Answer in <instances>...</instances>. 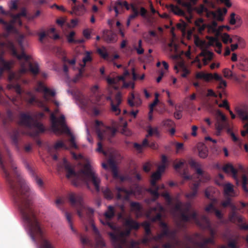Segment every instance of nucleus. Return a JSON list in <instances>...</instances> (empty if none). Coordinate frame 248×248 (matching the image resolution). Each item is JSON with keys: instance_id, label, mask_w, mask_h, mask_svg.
I'll return each mask as SVG.
<instances>
[{"instance_id": "obj_1", "label": "nucleus", "mask_w": 248, "mask_h": 248, "mask_svg": "<svg viewBox=\"0 0 248 248\" xmlns=\"http://www.w3.org/2000/svg\"><path fill=\"white\" fill-rule=\"evenodd\" d=\"M63 166L66 172V176L72 180V184L76 186H79L84 183L89 187V184L91 182L96 191H100L101 180L96 173L92 169L89 164L85 165L84 169L76 172L65 159H63Z\"/></svg>"}, {"instance_id": "obj_2", "label": "nucleus", "mask_w": 248, "mask_h": 248, "mask_svg": "<svg viewBox=\"0 0 248 248\" xmlns=\"http://www.w3.org/2000/svg\"><path fill=\"white\" fill-rule=\"evenodd\" d=\"M25 37V35L22 34H17L16 37L21 51L20 54L18 53L17 49L12 41H8L6 44V47L12 55L16 57L20 61L21 68L20 72L21 74L26 73L29 70L33 74L36 75L39 72V66L37 63H31L30 62V56L26 55L24 52V42Z\"/></svg>"}, {"instance_id": "obj_3", "label": "nucleus", "mask_w": 248, "mask_h": 248, "mask_svg": "<svg viewBox=\"0 0 248 248\" xmlns=\"http://www.w3.org/2000/svg\"><path fill=\"white\" fill-rule=\"evenodd\" d=\"M124 226L126 230L120 231L118 234L112 232L108 233L112 244L115 248H128L125 237L130 235L132 230H138L140 225L138 222L129 217L124 219Z\"/></svg>"}, {"instance_id": "obj_4", "label": "nucleus", "mask_w": 248, "mask_h": 248, "mask_svg": "<svg viewBox=\"0 0 248 248\" xmlns=\"http://www.w3.org/2000/svg\"><path fill=\"white\" fill-rule=\"evenodd\" d=\"M20 123L29 128L28 134L31 137H35L40 133L45 132L46 129L43 124L35 120L31 115L26 113H22L20 115Z\"/></svg>"}, {"instance_id": "obj_5", "label": "nucleus", "mask_w": 248, "mask_h": 248, "mask_svg": "<svg viewBox=\"0 0 248 248\" xmlns=\"http://www.w3.org/2000/svg\"><path fill=\"white\" fill-rule=\"evenodd\" d=\"M16 22H13V18L9 23L4 21L2 18H0V23L2 24L7 33L5 35V37H8L10 33L15 32L16 29L14 26V24ZM5 44L0 42V78L2 76L4 70L9 71L11 68V63L6 62L3 58L2 55L4 52V47Z\"/></svg>"}, {"instance_id": "obj_6", "label": "nucleus", "mask_w": 248, "mask_h": 248, "mask_svg": "<svg viewBox=\"0 0 248 248\" xmlns=\"http://www.w3.org/2000/svg\"><path fill=\"white\" fill-rule=\"evenodd\" d=\"M68 199L71 205L77 208V212L80 218L84 217L86 215L90 217L93 213V210L84 205L81 196L75 193H71L68 196Z\"/></svg>"}, {"instance_id": "obj_7", "label": "nucleus", "mask_w": 248, "mask_h": 248, "mask_svg": "<svg viewBox=\"0 0 248 248\" xmlns=\"http://www.w3.org/2000/svg\"><path fill=\"white\" fill-rule=\"evenodd\" d=\"M95 124L96 127V134L99 140H102L107 139L110 140L111 138L114 136L117 130L113 127H105L102 125L101 122L96 121Z\"/></svg>"}, {"instance_id": "obj_8", "label": "nucleus", "mask_w": 248, "mask_h": 248, "mask_svg": "<svg viewBox=\"0 0 248 248\" xmlns=\"http://www.w3.org/2000/svg\"><path fill=\"white\" fill-rule=\"evenodd\" d=\"M50 120L52 124L51 127L53 132L55 133L62 132L58 124V123H59L62 129V132L70 133L69 129L65 124V117L63 115H62L59 119L57 120L55 115L53 113H51L50 115Z\"/></svg>"}, {"instance_id": "obj_9", "label": "nucleus", "mask_w": 248, "mask_h": 248, "mask_svg": "<svg viewBox=\"0 0 248 248\" xmlns=\"http://www.w3.org/2000/svg\"><path fill=\"white\" fill-rule=\"evenodd\" d=\"M161 174L159 172H155L151 176L150 184L151 187L147 189V191L149 192L153 196L152 201H155L159 197L158 190L159 187L156 185V181L159 180L161 178Z\"/></svg>"}, {"instance_id": "obj_10", "label": "nucleus", "mask_w": 248, "mask_h": 248, "mask_svg": "<svg viewBox=\"0 0 248 248\" xmlns=\"http://www.w3.org/2000/svg\"><path fill=\"white\" fill-rule=\"evenodd\" d=\"M108 83L109 85L113 86L115 89L119 88V82L120 81L123 82V87L124 88H127L131 87L132 89H134L135 84L133 82H125L124 81V78L123 76H117L114 78L110 77H107L106 78Z\"/></svg>"}, {"instance_id": "obj_11", "label": "nucleus", "mask_w": 248, "mask_h": 248, "mask_svg": "<svg viewBox=\"0 0 248 248\" xmlns=\"http://www.w3.org/2000/svg\"><path fill=\"white\" fill-rule=\"evenodd\" d=\"M115 214L114 208L112 206L109 205L108 207L107 210L104 213L105 220H101L103 224L108 226L111 229L114 231L116 230V227L110 220L114 217Z\"/></svg>"}, {"instance_id": "obj_12", "label": "nucleus", "mask_w": 248, "mask_h": 248, "mask_svg": "<svg viewBox=\"0 0 248 248\" xmlns=\"http://www.w3.org/2000/svg\"><path fill=\"white\" fill-rule=\"evenodd\" d=\"M115 190L117 199L124 201H128L130 196L134 194L132 190H127L124 187L116 186Z\"/></svg>"}, {"instance_id": "obj_13", "label": "nucleus", "mask_w": 248, "mask_h": 248, "mask_svg": "<svg viewBox=\"0 0 248 248\" xmlns=\"http://www.w3.org/2000/svg\"><path fill=\"white\" fill-rule=\"evenodd\" d=\"M141 225L145 230V234L142 239L141 242L143 244L147 245L151 242V237L153 236L151 230V224L148 221H144L141 224Z\"/></svg>"}, {"instance_id": "obj_14", "label": "nucleus", "mask_w": 248, "mask_h": 248, "mask_svg": "<svg viewBox=\"0 0 248 248\" xmlns=\"http://www.w3.org/2000/svg\"><path fill=\"white\" fill-rule=\"evenodd\" d=\"M122 102V96L120 93H118L115 96L113 100L111 101V110L115 112L116 115H118L121 112V110L119 108V106Z\"/></svg>"}, {"instance_id": "obj_15", "label": "nucleus", "mask_w": 248, "mask_h": 248, "mask_svg": "<svg viewBox=\"0 0 248 248\" xmlns=\"http://www.w3.org/2000/svg\"><path fill=\"white\" fill-rule=\"evenodd\" d=\"M180 217L182 220L184 222H188L191 219H192L196 224L198 222L200 218L198 217L197 213L193 211L190 215L185 213V212H182L180 214Z\"/></svg>"}, {"instance_id": "obj_16", "label": "nucleus", "mask_w": 248, "mask_h": 248, "mask_svg": "<svg viewBox=\"0 0 248 248\" xmlns=\"http://www.w3.org/2000/svg\"><path fill=\"white\" fill-rule=\"evenodd\" d=\"M178 3L185 7L189 14H191L193 10V5L195 4L198 0H177Z\"/></svg>"}, {"instance_id": "obj_17", "label": "nucleus", "mask_w": 248, "mask_h": 248, "mask_svg": "<svg viewBox=\"0 0 248 248\" xmlns=\"http://www.w3.org/2000/svg\"><path fill=\"white\" fill-rule=\"evenodd\" d=\"M25 166L26 169L28 170L30 174L34 177L36 183L40 187H43L44 183L42 180L39 178L35 174L33 169L30 165L27 162H25Z\"/></svg>"}, {"instance_id": "obj_18", "label": "nucleus", "mask_w": 248, "mask_h": 248, "mask_svg": "<svg viewBox=\"0 0 248 248\" xmlns=\"http://www.w3.org/2000/svg\"><path fill=\"white\" fill-rule=\"evenodd\" d=\"M223 170L225 173H231L233 179H235L237 182H238V170L235 169L232 164L228 163L225 165L223 167Z\"/></svg>"}, {"instance_id": "obj_19", "label": "nucleus", "mask_w": 248, "mask_h": 248, "mask_svg": "<svg viewBox=\"0 0 248 248\" xmlns=\"http://www.w3.org/2000/svg\"><path fill=\"white\" fill-rule=\"evenodd\" d=\"M201 182V180H199L193 184L192 186L190 187L191 191L185 194V197L186 198L191 199L194 198L197 196Z\"/></svg>"}, {"instance_id": "obj_20", "label": "nucleus", "mask_w": 248, "mask_h": 248, "mask_svg": "<svg viewBox=\"0 0 248 248\" xmlns=\"http://www.w3.org/2000/svg\"><path fill=\"white\" fill-rule=\"evenodd\" d=\"M196 224L201 228L203 229L210 228V226H211L209 219L205 215L201 216Z\"/></svg>"}, {"instance_id": "obj_21", "label": "nucleus", "mask_w": 248, "mask_h": 248, "mask_svg": "<svg viewBox=\"0 0 248 248\" xmlns=\"http://www.w3.org/2000/svg\"><path fill=\"white\" fill-rule=\"evenodd\" d=\"M202 242H198L195 243V246L199 248H209L207 245L209 244H213L214 243V240L213 237H209L207 238H201Z\"/></svg>"}, {"instance_id": "obj_22", "label": "nucleus", "mask_w": 248, "mask_h": 248, "mask_svg": "<svg viewBox=\"0 0 248 248\" xmlns=\"http://www.w3.org/2000/svg\"><path fill=\"white\" fill-rule=\"evenodd\" d=\"M151 210L155 212L159 211L155 216L152 217L151 220L154 222L161 221L162 218L161 212L163 211V207L160 205H157L156 207H153Z\"/></svg>"}, {"instance_id": "obj_23", "label": "nucleus", "mask_w": 248, "mask_h": 248, "mask_svg": "<svg viewBox=\"0 0 248 248\" xmlns=\"http://www.w3.org/2000/svg\"><path fill=\"white\" fill-rule=\"evenodd\" d=\"M128 103L130 107L139 106L141 103V99L139 96H135L134 94L131 93V96L128 99Z\"/></svg>"}, {"instance_id": "obj_24", "label": "nucleus", "mask_w": 248, "mask_h": 248, "mask_svg": "<svg viewBox=\"0 0 248 248\" xmlns=\"http://www.w3.org/2000/svg\"><path fill=\"white\" fill-rule=\"evenodd\" d=\"M237 66L239 69L242 71H247L248 70V60L247 58L244 56L241 57Z\"/></svg>"}, {"instance_id": "obj_25", "label": "nucleus", "mask_w": 248, "mask_h": 248, "mask_svg": "<svg viewBox=\"0 0 248 248\" xmlns=\"http://www.w3.org/2000/svg\"><path fill=\"white\" fill-rule=\"evenodd\" d=\"M199 151V155L201 158H205L208 155V149L204 144L200 143L197 146Z\"/></svg>"}, {"instance_id": "obj_26", "label": "nucleus", "mask_w": 248, "mask_h": 248, "mask_svg": "<svg viewBox=\"0 0 248 248\" xmlns=\"http://www.w3.org/2000/svg\"><path fill=\"white\" fill-rule=\"evenodd\" d=\"M125 7L127 10H129V5L126 1H122L118 0L117 2V5L114 7V11L116 13V16H117L120 13V9L123 7Z\"/></svg>"}, {"instance_id": "obj_27", "label": "nucleus", "mask_w": 248, "mask_h": 248, "mask_svg": "<svg viewBox=\"0 0 248 248\" xmlns=\"http://www.w3.org/2000/svg\"><path fill=\"white\" fill-rule=\"evenodd\" d=\"M26 11L25 9H23L19 13H18L16 15H14L13 14H11V17L13 18V22H17V23L20 25H22V22L20 19V18L21 16H26Z\"/></svg>"}, {"instance_id": "obj_28", "label": "nucleus", "mask_w": 248, "mask_h": 248, "mask_svg": "<svg viewBox=\"0 0 248 248\" xmlns=\"http://www.w3.org/2000/svg\"><path fill=\"white\" fill-rule=\"evenodd\" d=\"M178 67H179V70H181L183 72L181 75L182 77L183 78H186L190 73L189 71L186 68L184 62H179L178 65L175 66L174 68L175 69L177 70Z\"/></svg>"}, {"instance_id": "obj_29", "label": "nucleus", "mask_w": 248, "mask_h": 248, "mask_svg": "<svg viewBox=\"0 0 248 248\" xmlns=\"http://www.w3.org/2000/svg\"><path fill=\"white\" fill-rule=\"evenodd\" d=\"M196 78L197 79H202L206 81H209L213 79V74L200 72L196 74Z\"/></svg>"}, {"instance_id": "obj_30", "label": "nucleus", "mask_w": 248, "mask_h": 248, "mask_svg": "<svg viewBox=\"0 0 248 248\" xmlns=\"http://www.w3.org/2000/svg\"><path fill=\"white\" fill-rule=\"evenodd\" d=\"M224 195L226 196H235L233 186L232 184L228 183L224 187Z\"/></svg>"}, {"instance_id": "obj_31", "label": "nucleus", "mask_w": 248, "mask_h": 248, "mask_svg": "<svg viewBox=\"0 0 248 248\" xmlns=\"http://www.w3.org/2000/svg\"><path fill=\"white\" fill-rule=\"evenodd\" d=\"M77 99L82 107L85 108L88 107L90 100L87 96L81 94L78 97Z\"/></svg>"}, {"instance_id": "obj_32", "label": "nucleus", "mask_w": 248, "mask_h": 248, "mask_svg": "<svg viewBox=\"0 0 248 248\" xmlns=\"http://www.w3.org/2000/svg\"><path fill=\"white\" fill-rule=\"evenodd\" d=\"M169 9L176 15L179 16H184L185 15V12L177 6L171 4L169 7Z\"/></svg>"}, {"instance_id": "obj_33", "label": "nucleus", "mask_w": 248, "mask_h": 248, "mask_svg": "<svg viewBox=\"0 0 248 248\" xmlns=\"http://www.w3.org/2000/svg\"><path fill=\"white\" fill-rule=\"evenodd\" d=\"M11 139L13 143L16 146H18V137L19 136V132L16 129H14L10 133Z\"/></svg>"}, {"instance_id": "obj_34", "label": "nucleus", "mask_w": 248, "mask_h": 248, "mask_svg": "<svg viewBox=\"0 0 248 248\" xmlns=\"http://www.w3.org/2000/svg\"><path fill=\"white\" fill-rule=\"evenodd\" d=\"M228 126V123H223L221 121H217L215 124L217 130V135H220L221 131L226 127Z\"/></svg>"}, {"instance_id": "obj_35", "label": "nucleus", "mask_w": 248, "mask_h": 248, "mask_svg": "<svg viewBox=\"0 0 248 248\" xmlns=\"http://www.w3.org/2000/svg\"><path fill=\"white\" fill-rule=\"evenodd\" d=\"M84 6L83 5H76L72 6V11L70 12L71 14H75L76 15H80L82 14L84 11Z\"/></svg>"}, {"instance_id": "obj_36", "label": "nucleus", "mask_w": 248, "mask_h": 248, "mask_svg": "<svg viewBox=\"0 0 248 248\" xmlns=\"http://www.w3.org/2000/svg\"><path fill=\"white\" fill-rule=\"evenodd\" d=\"M29 95L30 97L28 100V102L29 104H33L35 103L38 106H42L43 105V103L42 101L37 99L35 96L32 94L31 93H29Z\"/></svg>"}, {"instance_id": "obj_37", "label": "nucleus", "mask_w": 248, "mask_h": 248, "mask_svg": "<svg viewBox=\"0 0 248 248\" xmlns=\"http://www.w3.org/2000/svg\"><path fill=\"white\" fill-rule=\"evenodd\" d=\"M195 24L198 28L200 32L203 31L206 27V25L203 23V20L202 18L196 20Z\"/></svg>"}, {"instance_id": "obj_38", "label": "nucleus", "mask_w": 248, "mask_h": 248, "mask_svg": "<svg viewBox=\"0 0 248 248\" xmlns=\"http://www.w3.org/2000/svg\"><path fill=\"white\" fill-rule=\"evenodd\" d=\"M96 246L98 248H103L105 247V243L101 235L95 236Z\"/></svg>"}, {"instance_id": "obj_39", "label": "nucleus", "mask_w": 248, "mask_h": 248, "mask_svg": "<svg viewBox=\"0 0 248 248\" xmlns=\"http://www.w3.org/2000/svg\"><path fill=\"white\" fill-rule=\"evenodd\" d=\"M65 217H66V219H67V221L68 222L69 225V226L70 227V229H71V231L74 233L77 234V232L76 230L74 228V227L73 226L72 219H71V216L70 214H69V213L66 212L65 213Z\"/></svg>"}, {"instance_id": "obj_40", "label": "nucleus", "mask_w": 248, "mask_h": 248, "mask_svg": "<svg viewBox=\"0 0 248 248\" xmlns=\"http://www.w3.org/2000/svg\"><path fill=\"white\" fill-rule=\"evenodd\" d=\"M40 89L44 92L45 94H48L51 96H54L55 95L54 91L52 90L45 86L40 84L39 86Z\"/></svg>"}, {"instance_id": "obj_41", "label": "nucleus", "mask_w": 248, "mask_h": 248, "mask_svg": "<svg viewBox=\"0 0 248 248\" xmlns=\"http://www.w3.org/2000/svg\"><path fill=\"white\" fill-rule=\"evenodd\" d=\"M132 14L129 16L130 19H134L139 15L138 8L134 5L131 6Z\"/></svg>"}, {"instance_id": "obj_42", "label": "nucleus", "mask_w": 248, "mask_h": 248, "mask_svg": "<svg viewBox=\"0 0 248 248\" xmlns=\"http://www.w3.org/2000/svg\"><path fill=\"white\" fill-rule=\"evenodd\" d=\"M92 60V58L90 55L89 52H86V54L83 58L82 61L83 63L81 64V68L84 69L86 63L89 62H91Z\"/></svg>"}, {"instance_id": "obj_43", "label": "nucleus", "mask_w": 248, "mask_h": 248, "mask_svg": "<svg viewBox=\"0 0 248 248\" xmlns=\"http://www.w3.org/2000/svg\"><path fill=\"white\" fill-rule=\"evenodd\" d=\"M84 71V69L82 68H79L78 73L76 75V76L73 78V82L74 83L78 82L80 80V79H81L82 78Z\"/></svg>"}, {"instance_id": "obj_44", "label": "nucleus", "mask_w": 248, "mask_h": 248, "mask_svg": "<svg viewBox=\"0 0 248 248\" xmlns=\"http://www.w3.org/2000/svg\"><path fill=\"white\" fill-rule=\"evenodd\" d=\"M233 39H234V42H236L239 47L241 48L245 47V43L243 38L238 36H235L233 37Z\"/></svg>"}, {"instance_id": "obj_45", "label": "nucleus", "mask_w": 248, "mask_h": 248, "mask_svg": "<svg viewBox=\"0 0 248 248\" xmlns=\"http://www.w3.org/2000/svg\"><path fill=\"white\" fill-rule=\"evenodd\" d=\"M104 38L107 42H111L113 40V33L108 31H104Z\"/></svg>"}, {"instance_id": "obj_46", "label": "nucleus", "mask_w": 248, "mask_h": 248, "mask_svg": "<svg viewBox=\"0 0 248 248\" xmlns=\"http://www.w3.org/2000/svg\"><path fill=\"white\" fill-rule=\"evenodd\" d=\"M103 195L104 197L108 200H111L113 198V194L111 190L106 188L103 191Z\"/></svg>"}, {"instance_id": "obj_47", "label": "nucleus", "mask_w": 248, "mask_h": 248, "mask_svg": "<svg viewBox=\"0 0 248 248\" xmlns=\"http://www.w3.org/2000/svg\"><path fill=\"white\" fill-rule=\"evenodd\" d=\"M248 184V178L247 177L244 175L242 177V187L243 190L246 193H248V188L247 187V185Z\"/></svg>"}, {"instance_id": "obj_48", "label": "nucleus", "mask_w": 248, "mask_h": 248, "mask_svg": "<svg viewBox=\"0 0 248 248\" xmlns=\"http://www.w3.org/2000/svg\"><path fill=\"white\" fill-rule=\"evenodd\" d=\"M161 196L166 200L169 205L172 204V199L171 198L170 194L167 192H163Z\"/></svg>"}, {"instance_id": "obj_49", "label": "nucleus", "mask_w": 248, "mask_h": 248, "mask_svg": "<svg viewBox=\"0 0 248 248\" xmlns=\"http://www.w3.org/2000/svg\"><path fill=\"white\" fill-rule=\"evenodd\" d=\"M162 123L164 126L169 128L174 126L175 125L174 122L169 119L164 120Z\"/></svg>"}, {"instance_id": "obj_50", "label": "nucleus", "mask_w": 248, "mask_h": 248, "mask_svg": "<svg viewBox=\"0 0 248 248\" xmlns=\"http://www.w3.org/2000/svg\"><path fill=\"white\" fill-rule=\"evenodd\" d=\"M175 201H176V203L174 204V209L176 211H180V212H181V213L183 212L182 211V202L179 200L178 198H175Z\"/></svg>"}, {"instance_id": "obj_51", "label": "nucleus", "mask_w": 248, "mask_h": 248, "mask_svg": "<svg viewBox=\"0 0 248 248\" xmlns=\"http://www.w3.org/2000/svg\"><path fill=\"white\" fill-rule=\"evenodd\" d=\"M195 169L196 170V173L200 176H202L205 179V181L210 180V178L209 175L208 174H204L203 172L201 169L197 167Z\"/></svg>"}, {"instance_id": "obj_52", "label": "nucleus", "mask_w": 248, "mask_h": 248, "mask_svg": "<svg viewBox=\"0 0 248 248\" xmlns=\"http://www.w3.org/2000/svg\"><path fill=\"white\" fill-rule=\"evenodd\" d=\"M194 43L197 46L201 48H202L205 44L204 41L201 40L198 37H195L194 39Z\"/></svg>"}, {"instance_id": "obj_53", "label": "nucleus", "mask_w": 248, "mask_h": 248, "mask_svg": "<svg viewBox=\"0 0 248 248\" xmlns=\"http://www.w3.org/2000/svg\"><path fill=\"white\" fill-rule=\"evenodd\" d=\"M158 94L157 93H156L155 94V99L153 103H152L150 105V113H151L153 111V108H154L157 105V104L158 103L159 100L158 99Z\"/></svg>"}, {"instance_id": "obj_54", "label": "nucleus", "mask_w": 248, "mask_h": 248, "mask_svg": "<svg viewBox=\"0 0 248 248\" xmlns=\"http://www.w3.org/2000/svg\"><path fill=\"white\" fill-rule=\"evenodd\" d=\"M134 48L136 50L138 54H142L144 53V49L142 47V40H140L138 42V47H135Z\"/></svg>"}, {"instance_id": "obj_55", "label": "nucleus", "mask_w": 248, "mask_h": 248, "mask_svg": "<svg viewBox=\"0 0 248 248\" xmlns=\"http://www.w3.org/2000/svg\"><path fill=\"white\" fill-rule=\"evenodd\" d=\"M237 240L235 239H231L228 243V247L229 248H239L237 246Z\"/></svg>"}, {"instance_id": "obj_56", "label": "nucleus", "mask_w": 248, "mask_h": 248, "mask_svg": "<svg viewBox=\"0 0 248 248\" xmlns=\"http://www.w3.org/2000/svg\"><path fill=\"white\" fill-rule=\"evenodd\" d=\"M205 196L211 200V201H213L215 202H217V200L216 198H214L210 193V189L209 188H207L205 191Z\"/></svg>"}, {"instance_id": "obj_57", "label": "nucleus", "mask_w": 248, "mask_h": 248, "mask_svg": "<svg viewBox=\"0 0 248 248\" xmlns=\"http://www.w3.org/2000/svg\"><path fill=\"white\" fill-rule=\"evenodd\" d=\"M97 51L98 54L104 59H106L108 57V54L105 48H98Z\"/></svg>"}, {"instance_id": "obj_58", "label": "nucleus", "mask_w": 248, "mask_h": 248, "mask_svg": "<svg viewBox=\"0 0 248 248\" xmlns=\"http://www.w3.org/2000/svg\"><path fill=\"white\" fill-rule=\"evenodd\" d=\"M229 219L230 221L235 222L238 219L237 214L235 211H232L229 216Z\"/></svg>"}, {"instance_id": "obj_59", "label": "nucleus", "mask_w": 248, "mask_h": 248, "mask_svg": "<svg viewBox=\"0 0 248 248\" xmlns=\"http://www.w3.org/2000/svg\"><path fill=\"white\" fill-rule=\"evenodd\" d=\"M131 207L135 210L140 211L141 210V206L140 204L138 202H130Z\"/></svg>"}, {"instance_id": "obj_60", "label": "nucleus", "mask_w": 248, "mask_h": 248, "mask_svg": "<svg viewBox=\"0 0 248 248\" xmlns=\"http://www.w3.org/2000/svg\"><path fill=\"white\" fill-rule=\"evenodd\" d=\"M222 41L225 44H227L229 41L230 43L234 42V39H233V37L232 38H231L230 36L226 33H225L222 37Z\"/></svg>"}, {"instance_id": "obj_61", "label": "nucleus", "mask_w": 248, "mask_h": 248, "mask_svg": "<svg viewBox=\"0 0 248 248\" xmlns=\"http://www.w3.org/2000/svg\"><path fill=\"white\" fill-rule=\"evenodd\" d=\"M132 74L133 79L134 80H136L138 79L142 80L144 79V78L145 77L144 74H142L140 77H139L138 76V75L135 72V70L134 68H133L132 69Z\"/></svg>"}, {"instance_id": "obj_62", "label": "nucleus", "mask_w": 248, "mask_h": 248, "mask_svg": "<svg viewBox=\"0 0 248 248\" xmlns=\"http://www.w3.org/2000/svg\"><path fill=\"white\" fill-rule=\"evenodd\" d=\"M177 231L176 230L169 231V234L168 237L171 240H175L176 238Z\"/></svg>"}, {"instance_id": "obj_63", "label": "nucleus", "mask_w": 248, "mask_h": 248, "mask_svg": "<svg viewBox=\"0 0 248 248\" xmlns=\"http://www.w3.org/2000/svg\"><path fill=\"white\" fill-rule=\"evenodd\" d=\"M80 241L83 245L87 246H92V242L87 237L81 236Z\"/></svg>"}, {"instance_id": "obj_64", "label": "nucleus", "mask_w": 248, "mask_h": 248, "mask_svg": "<svg viewBox=\"0 0 248 248\" xmlns=\"http://www.w3.org/2000/svg\"><path fill=\"white\" fill-rule=\"evenodd\" d=\"M75 35V32L74 31H72L70 32V33L67 36V39L69 43H74L75 41H76V39H74V36Z\"/></svg>"}]
</instances>
